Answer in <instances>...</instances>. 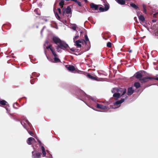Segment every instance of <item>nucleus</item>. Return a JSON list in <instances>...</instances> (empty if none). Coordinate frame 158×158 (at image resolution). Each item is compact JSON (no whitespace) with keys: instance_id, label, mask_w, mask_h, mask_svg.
<instances>
[{"instance_id":"nucleus-1","label":"nucleus","mask_w":158,"mask_h":158,"mask_svg":"<svg viewBox=\"0 0 158 158\" xmlns=\"http://www.w3.org/2000/svg\"><path fill=\"white\" fill-rule=\"evenodd\" d=\"M111 92L114 93L113 96L115 99H117L120 96H123L126 92V89L125 88H114L111 90Z\"/></svg>"},{"instance_id":"nucleus-2","label":"nucleus","mask_w":158,"mask_h":158,"mask_svg":"<svg viewBox=\"0 0 158 158\" xmlns=\"http://www.w3.org/2000/svg\"><path fill=\"white\" fill-rule=\"evenodd\" d=\"M134 92V90L132 89V88L130 87L128 88L127 91V94L125 95L124 96H123V97H124L125 98H123L121 99L119 101H116L114 103V105L115 106H117V107H113V108H116L119 107L120 106L121 104L124 101L125 99H127L128 97V95H131Z\"/></svg>"},{"instance_id":"nucleus-3","label":"nucleus","mask_w":158,"mask_h":158,"mask_svg":"<svg viewBox=\"0 0 158 158\" xmlns=\"http://www.w3.org/2000/svg\"><path fill=\"white\" fill-rule=\"evenodd\" d=\"M69 47L68 44L66 43H62L58 44L57 46L56 47L57 51L58 52H61V49L66 50V51L70 52L69 50L68 49Z\"/></svg>"},{"instance_id":"nucleus-4","label":"nucleus","mask_w":158,"mask_h":158,"mask_svg":"<svg viewBox=\"0 0 158 158\" xmlns=\"http://www.w3.org/2000/svg\"><path fill=\"white\" fill-rule=\"evenodd\" d=\"M47 49L50 48V50H51L53 55L55 56L54 58V60L55 62H58L60 61V60L57 57V55L56 54V52H55L53 50L52 48V46L51 45H50L48 47H46Z\"/></svg>"},{"instance_id":"nucleus-5","label":"nucleus","mask_w":158,"mask_h":158,"mask_svg":"<svg viewBox=\"0 0 158 158\" xmlns=\"http://www.w3.org/2000/svg\"><path fill=\"white\" fill-rule=\"evenodd\" d=\"M21 123L23 127L27 130L28 129L29 127H30L31 126V124L25 119H23Z\"/></svg>"},{"instance_id":"nucleus-6","label":"nucleus","mask_w":158,"mask_h":158,"mask_svg":"<svg viewBox=\"0 0 158 158\" xmlns=\"http://www.w3.org/2000/svg\"><path fill=\"white\" fill-rule=\"evenodd\" d=\"M62 15L63 16L65 14H70L69 16L71 17V9L70 6H68L66 8H63L62 9Z\"/></svg>"},{"instance_id":"nucleus-7","label":"nucleus","mask_w":158,"mask_h":158,"mask_svg":"<svg viewBox=\"0 0 158 158\" xmlns=\"http://www.w3.org/2000/svg\"><path fill=\"white\" fill-rule=\"evenodd\" d=\"M35 138L37 139L38 142L40 144V148L42 151V154L43 157H45L46 155V152L45 151V149L44 146H41L42 143L38 139L37 137L36 136L35 137Z\"/></svg>"},{"instance_id":"nucleus-8","label":"nucleus","mask_w":158,"mask_h":158,"mask_svg":"<svg viewBox=\"0 0 158 158\" xmlns=\"http://www.w3.org/2000/svg\"><path fill=\"white\" fill-rule=\"evenodd\" d=\"M52 40L57 45L62 43H66L62 41L58 37L56 36H53L52 38Z\"/></svg>"},{"instance_id":"nucleus-9","label":"nucleus","mask_w":158,"mask_h":158,"mask_svg":"<svg viewBox=\"0 0 158 158\" xmlns=\"http://www.w3.org/2000/svg\"><path fill=\"white\" fill-rule=\"evenodd\" d=\"M32 158H40L41 156V153H35L34 151H33L32 152Z\"/></svg>"},{"instance_id":"nucleus-10","label":"nucleus","mask_w":158,"mask_h":158,"mask_svg":"<svg viewBox=\"0 0 158 158\" xmlns=\"http://www.w3.org/2000/svg\"><path fill=\"white\" fill-rule=\"evenodd\" d=\"M137 16L141 23L142 24H143L145 20L144 17L143 15L138 14H137Z\"/></svg>"},{"instance_id":"nucleus-11","label":"nucleus","mask_w":158,"mask_h":158,"mask_svg":"<svg viewBox=\"0 0 158 158\" xmlns=\"http://www.w3.org/2000/svg\"><path fill=\"white\" fill-rule=\"evenodd\" d=\"M74 42L75 43V45L77 48H81V44H82L83 43V41L82 40H78L75 41Z\"/></svg>"},{"instance_id":"nucleus-12","label":"nucleus","mask_w":158,"mask_h":158,"mask_svg":"<svg viewBox=\"0 0 158 158\" xmlns=\"http://www.w3.org/2000/svg\"><path fill=\"white\" fill-rule=\"evenodd\" d=\"M33 141H35V139L32 137L29 138L27 140V143L29 145H31L33 143Z\"/></svg>"},{"instance_id":"nucleus-13","label":"nucleus","mask_w":158,"mask_h":158,"mask_svg":"<svg viewBox=\"0 0 158 158\" xmlns=\"http://www.w3.org/2000/svg\"><path fill=\"white\" fill-rule=\"evenodd\" d=\"M135 76L137 78L139 79V80H141V78L142 77V75L141 73L139 72H137L135 74Z\"/></svg>"},{"instance_id":"nucleus-14","label":"nucleus","mask_w":158,"mask_h":158,"mask_svg":"<svg viewBox=\"0 0 158 158\" xmlns=\"http://www.w3.org/2000/svg\"><path fill=\"white\" fill-rule=\"evenodd\" d=\"M97 107L98 108L101 109L103 110H105L107 108V107L104 106L97 103L96 104Z\"/></svg>"},{"instance_id":"nucleus-15","label":"nucleus","mask_w":158,"mask_h":158,"mask_svg":"<svg viewBox=\"0 0 158 158\" xmlns=\"http://www.w3.org/2000/svg\"><path fill=\"white\" fill-rule=\"evenodd\" d=\"M109 6L107 5H105V7L104 8L102 7H100L99 9L100 10H101L102 11H107L109 9Z\"/></svg>"},{"instance_id":"nucleus-16","label":"nucleus","mask_w":158,"mask_h":158,"mask_svg":"<svg viewBox=\"0 0 158 158\" xmlns=\"http://www.w3.org/2000/svg\"><path fill=\"white\" fill-rule=\"evenodd\" d=\"M90 7L94 10H97L98 9V6L93 3H91L90 4Z\"/></svg>"},{"instance_id":"nucleus-17","label":"nucleus","mask_w":158,"mask_h":158,"mask_svg":"<svg viewBox=\"0 0 158 158\" xmlns=\"http://www.w3.org/2000/svg\"><path fill=\"white\" fill-rule=\"evenodd\" d=\"M119 4L123 5L125 3V1L124 0H115Z\"/></svg>"},{"instance_id":"nucleus-18","label":"nucleus","mask_w":158,"mask_h":158,"mask_svg":"<svg viewBox=\"0 0 158 158\" xmlns=\"http://www.w3.org/2000/svg\"><path fill=\"white\" fill-rule=\"evenodd\" d=\"M67 68L68 70L71 71H73L75 70L74 67L73 65L69 66Z\"/></svg>"},{"instance_id":"nucleus-19","label":"nucleus","mask_w":158,"mask_h":158,"mask_svg":"<svg viewBox=\"0 0 158 158\" xmlns=\"http://www.w3.org/2000/svg\"><path fill=\"white\" fill-rule=\"evenodd\" d=\"M70 26L71 28H72L74 30H76L77 28V26L75 24H71Z\"/></svg>"},{"instance_id":"nucleus-20","label":"nucleus","mask_w":158,"mask_h":158,"mask_svg":"<svg viewBox=\"0 0 158 158\" xmlns=\"http://www.w3.org/2000/svg\"><path fill=\"white\" fill-rule=\"evenodd\" d=\"M85 41H85V43L86 44H89V39L88 37L86 35H85Z\"/></svg>"},{"instance_id":"nucleus-21","label":"nucleus","mask_w":158,"mask_h":158,"mask_svg":"<svg viewBox=\"0 0 158 158\" xmlns=\"http://www.w3.org/2000/svg\"><path fill=\"white\" fill-rule=\"evenodd\" d=\"M87 76L89 78L93 80H96V78L95 77H94L93 76H92L90 74H88L87 75Z\"/></svg>"},{"instance_id":"nucleus-22","label":"nucleus","mask_w":158,"mask_h":158,"mask_svg":"<svg viewBox=\"0 0 158 158\" xmlns=\"http://www.w3.org/2000/svg\"><path fill=\"white\" fill-rule=\"evenodd\" d=\"M64 4V0H61L59 3V5L61 7V8L62 9L63 8V5Z\"/></svg>"},{"instance_id":"nucleus-23","label":"nucleus","mask_w":158,"mask_h":158,"mask_svg":"<svg viewBox=\"0 0 158 158\" xmlns=\"http://www.w3.org/2000/svg\"><path fill=\"white\" fill-rule=\"evenodd\" d=\"M150 78V77H146L143 78L142 80L141 79L140 80L141 81V82H145L147 81V80L148 79Z\"/></svg>"},{"instance_id":"nucleus-24","label":"nucleus","mask_w":158,"mask_h":158,"mask_svg":"<svg viewBox=\"0 0 158 158\" xmlns=\"http://www.w3.org/2000/svg\"><path fill=\"white\" fill-rule=\"evenodd\" d=\"M134 85L136 88H138L140 86V84L139 82L135 83L134 84Z\"/></svg>"},{"instance_id":"nucleus-25","label":"nucleus","mask_w":158,"mask_h":158,"mask_svg":"<svg viewBox=\"0 0 158 158\" xmlns=\"http://www.w3.org/2000/svg\"><path fill=\"white\" fill-rule=\"evenodd\" d=\"M7 102L4 100H2L1 101H0V104H1L2 105H6V104L7 103Z\"/></svg>"},{"instance_id":"nucleus-26","label":"nucleus","mask_w":158,"mask_h":158,"mask_svg":"<svg viewBox=\"0 0 158 158\" xmlns=\"http://www.w3.org/2000/svg\"><path fill=\"white\" fill-rule=\"evenodd\" d=\"M87 97L88 98L90 99L91 100H92V101L94 102H96L97 101L96 98H95L93 97L90 96H88Z\"/></svg>"},{"instance_id":"nucleus-27","label":"nucleus","mask_w":158,"mask_h":158,"mask_svg":"<svg viewBox=\"0 0 158 158\" xmlns=\"http://www.w3.org/2000/svg\"><path fill=\"white\" fill-rule=\"evenodd\" d=\"M130 5L131 6V7L135 9H137L138 8V6L135 4L134 3H131L130 4Z\"/></svg>"},{"instance_id":"nucleus-28","label":"nucleus","mask_w":158,"mask_h":158,"mask_svg":"<svg viewBox=\"0 0 158 158\" xmlns=\"http://www.w3.org/2000/svg\"><path fill=\"white\" fill-rule=\"evenodd\" d=\"M143 11L145 14H147V11L146 10V6L144 4L143 5Z\"/></svg>"},{"instance_id":"nucleus-29","label":"nucleus","mask_w":158,"mask_h":158,"mask_svg":"<svg viewBox=\"0 0 158 158\" xmlns=\"http://www.w3.org/2000/svg\"><path fill=\"white\" fill-rule=\"evenodd\" d=\"M6 110H7V113L10 115L13 116V114H10L9 113L10 110L7 108H6Z\"/></svg>"},{"instance_id":"nucleus-30","label":"nucleus","mask_w":158,"mask_h":158,"mask_svg":"<svg viewBox=\"0 0 158 158\" xmlns=\"http://www.w3.org/2000/svg\"><path fill=\"white\" fill-rule=\"evenodd\" d=\"M27 131H28V132L29 134L31 135L34 136V134H33V133L31 131H29L28 130V129H27Z\"/></svg>"},{"instance_id":"nucleus-31","label":"nucleus","mask_w":158,"mask_h":158,"mask_svg":"<svg viewBox=\"0 0 158 158\" xmlns=\"http://www.w3.org/2000/svg\"><path fill=\"white\" fill-rule=\"evenodd\" d=\"M74 1L77 3L79 6H81V2L77 1L76 0H75Z\"/></svg>"},{"instance_id":"nucleus-32","label":"nucleus","mask_w":158,"mask_h":158,"mask_svg":"<svg viewBox=\"0 0 158 158\" xmlns=\"http://www.w3.org/2000/svg\"><path fill=\"white\" fill-rule=\"evenodd\" d=\"M107 46L109 48H110L111 47V44L110 42H108L107 44Z\"/></svg>"},{"instance_id":"nucleus-33","label":"nucleus","mask_w":158,"mask_h":158,"mask_svg":"<svg viewBox=\"0 0 158 158\" xmlns=\"http://www.w3.org/2000/svg\"><path fill=\"white\" fill-rule=\"evenodd\" d=\"M17 105V104L16 103H14L13 105V107L16 109H17L18 108V107H16V106Z\"/></svg>"},{"instance_id":"nucleus-34","label":"nucleus","mask_w":158,"mask_h":158,"mask_svg":"<svg viewBox=\"0 0 158 158\" xmlns=\"http://www.w3.org/2000/svg\"><path fill=\"white\" fill-rule=\"evenodd\" d=\"M79 37V35H76V36H75L74 38H73V41L74 42H75V40L77 39Z\"/></svg>"},{"instance_id":"nucleus-35","label":"nucleus","mask_w":158,"mask_h":158,"mask_svg":"<svg viewBox=\"0 0 158 158\" xmlns=\"http://www.w3.org/2000/svg\"><path fill=\"white\" fill-rule=\"evenodd\" d=\"M70 50L73 52H75V50L74 48H70Z\"/></svg>"},{"instance_id":"nucleus-36","label":"nucleus","mask_w":158,"mask_h":158,"mask_svg":"<svg viewBox=\"0 0 158 158\" xmlns=\"http://www.w3.org/2000/svg\"><path fill=\"white\" fill-rule=\"evenodd\" d=\"M58 11L59 12V13L60 14H61V10H60V8H58Z\"/></svg>"},{"instance_id":"nucleus-37","label":"nucleus","mask_w":158,"mask_h":158,"mask_svg":"<svg viewBox=\"0 0 158 158\" xmlns=\"http://www.w3.org/2000/svg\"><path fill=\"white\" fill-rule=\"evenodd\" d=\"M152 22H155L156 21V20L155 19H154L152 20Z\"/></svg>"},{"instance_id":"nucleus-38","label":"nucleus","mask_w":158,"mask_h":158,"mask_svg":"<svg viewBox=\"0 0 158 158\" xmlns=\"http://www.w3.org/2000/svg\"><path fill=\"white\" fill-rule=\"evenodd\" d=\"M35 73L34 72V73H33L32 74V76H34L35 75Z\"/></svg>"},{"instance_id":"nucleus-39","label":"nucleus","mask_w":158,"mask_h":158,"mask_svg":"<svg viewBox=\"0 0 158 158\" xmlns=\"http://www.w3.org/2000/svg\"><path fill=\"white\" fill-rule=\"evenodd\" d=\"M44 28H43V29L42 30L41 32V34H42V32L43 31L44 29Z\"/></svg>"},{"instance_id":"nucleus-40","label":"nucleus","mask_w":158,"mask_h":158,"mask_svg":"<svg viewBox=\"0 0 158 158\" xmlns=\"http://www.w3.org/2000/svg\"><path fill=\"white\" fill-rule=\"evenodd\" d=\"M80 33L81 34H82L83 33V31H80Z\"/></svg>"},{"instance_id":"nucleus-41","label":"nucleus","mask_w":158,"mask_h":158,"mask_svg":"<svg viewBox=\"0 0 158 158\" xmlns=\"http://www.w3.org/2000/svg\"><path fill=\"white\" fill-rule=\"evenodd\" d=\"M36 143V141H33V143L34 144H35V143Z\"/></svg>"},{"instance_id":"nucleus-42","label":"nucleus","mask_w":158,"mask_h":158,"mask_svg":"<svg viewBox=\"0 0 158 158\" xmlns=\"http://www.w3.org/2000/svg\"><path fill=\"white\" fill-rule=\"evenodd\" d=\"M129 52H132V51L131 50H130L129 51Z\"/></svg>"},{"instance_id":"nucleus-43","label":"nucleus","mask_w":158,"mask_h":158,"mask_svg":"<svg viewBox=\"0 0 158 158\" xmlns=\"http://www.w3.org/2000/svg\"><path fill=\"white\" fill-rule=\"evenodd\" d=\"M156 79L157 80H158V78H156Z\"/></svg>"},{"instance_id":"nucleus-44","label":"nucleus","mask_w":158,"mask_h":158,"mask_svg":"<svg viewBox=\"0 0 158 158\" xmlns=\"http://www.w3.org/2000/svg\"><path fill=\"white\" fill-rule=\"evenodd\" d=\"M84 1L85 2H87V0H84Z\"/></svg>"},{"instance_id":"nucleus-45","label":"nucleus","mask_w":158,"mask_h":158,"mask_svg":"<svg viewBox=\"0 0 158 158\" xmlns=\"http://www.w3.org/2000/svg\"><path fill=\"white\" fill-rule=\"evenodd\" d=\"M158 14V11L156 12V14Z\"/></svg>"},{"instance_id":"nucleus-46","label":"nucleus","mask_w":158,"mask_h":158,"mask_svg":"<svg viewBox=\"0 0 158 158\" xmlns=\"http://www.w3.org/2000/svg\"><path fill=\"white\" fill-rule=\"evenodd\" d=\"M136 19V17H135L134 18V19Z\"/></svg>"},{"instance_id":"nucleus-47","label":"nucleus","mask_w":158,"mask_h":158,"mask_svg":"<svg viewBox=\"0 0 158 158\" xmlns=\"http://www.w3.org/2000/svg\"><path fill=\"white\" fill-rule=\"evenodd\" d=\"M46 43H47V44L48 43V41H45V44H46Z\"/></svg>"},{"instance_id":"nucleus-48","label":"nucleus","mask_w":158,"mask_h":158,"mask_svg":"<svg viewBox=\"0 0 158 158\" xmlns=\"http://www.w3.org/2000/svg\"><path fill=\"white\" fill-rule=\"evenodd\" d=\"M52 158V156L51 155V156L50 157V158Z\"/></svg>"},{"instance_id":"nucleus-49","label":"nucleus","mask_w":158,"mask_h":158,"mask_svg":"<svg viewBox=\"0 0 158 158\" xmlns=\"http://www.w3.org/2000/svg\"><path fill=\"white\" fill-rule=\"evenodd\" d=\"M93 109L94 110L97 111V110H94V109ZM97 111H98V110H97Z\"/></svg>"},{"instance_id":"nucleus-50","label":"nucleus","mask_w":158,"mask_h":158,"mask_svg":"<svg viewBox=\"0 0 158 158\" xmlns=\"http://www.w3.org/2000/svg\"><path fill=\"white\" fill-rule=\"evenodd\" d=\"M36 9H35V10H34V11H35H35H36Z\"/></svg>"},{"instance_id":"nucleus-51","label":"nucleus","mask_w":158,"mask_h":158,"mask_svg":"<svg viewBox=\"0 0 158 158\" xmlns=\"http://www.w3.org/2000/svg\"><path fill=\"white\" fill-rule=\"evenodd\" d=\"M45 21H47V19H45Z\"/></svg>"},{"instance_id":"nucleus-52","label":"nucleus","mask_w":158,"mask_h":158,"mask_svg":"<svg viewBox=\"0 0 158 158\" xmlns=\"http://www.w3.org/2000/svg\"><path fill=\"white\" fill-rule=\"evenodd\" d=\"M37 14L39 15H40V14Z\"/></svg>"},{"instance_id":"nucleus-53","label":"nucleus","mask_w":158,"mask_h":158,"mask_svg":"<svg viewBox=\"0 0 158 158\" xmlns=\"http://www.w3.org/2000/svg\"><path fill=\"white\" fill-rule=\"evenodd\" d=\"M57 14L56 13V14H55V15H56V14Z\"/></svg>"},{"instance_id":"nucleus-54","label":"nucleus","mask_w":158,"mask_h":158,"mask_svg":"<svg viewBox=\"0 0 158 158\" xmlns=\"http://www.w3.org/2000/svg\"><path fill=\"white\" fill-rule=\"evenodd\" d=\"M57 16H58V17H59V16L58 15H57Z\"/></svg>"},{"instance_id":"nucleus-55","label":"nucleus","mask_w":158,"mask_h":158,"mask_svg":"<svg viewBox=\"0 0 158 158\" xmlns=\"http://www.w3.org/2000/svg\"><path fill=\"white\" fill-rule=\"evenodd\" d=\"M31 84H33V83H32V82H31Z\"/></svg>"},{"instance_id":"nucleus-56","label":"nucleus","mask_w":158,"mask_h":158,"mask_svg":"<svg viewBox=\"0 0 158 158\" xmlns=\"http://www.w3.org/2000/svg\"><path fill=\"white\" fill-rule=\"evenodd\" d=\"M46 151L47 152H48V150H46Z\"/></svg>"}]
</instances>
